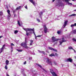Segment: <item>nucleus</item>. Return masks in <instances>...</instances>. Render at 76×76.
Returning a JSON list of instances; mask_svg holds the SVG:
<instances>
[{
	"label": "nucleus",
	"mask_w": 76,
	"mask_h": 76,
	"mask_svg": "<svg viewBox=\"0 0 76 76\" xmlns=\"http://www.w3.org/2000/svg\"><path fill=\"white\" fill-rule=\"evenodd\" d=\"M45 72H47V71L45 70Z\"/></svg>",
	"instance_id": "680f3d73"
},
{
	"label": "nucleus",
	"mask_w": 76,
	"mask_h": 76,
	"mask_svg": "<svg viewBox=\"0 0 76 76\" xmlns=\"http://www.w3.org/2000/svg\"><path fill=\"white\" fill-rule=\"evenodd\" d=\"M7 12L8 13V14H10V10H7Z\"/></svg>",
	"instance_id": "5701e85b"
},
{
	"label": "nucleus",
	"mask_w": 76,
	"mask_h": 76,
	"mask_svg": "<svg viewBox=\"0 0 76 76\" xmlns=\"http://www.w3.org/2000/svg\"><path fill=\"white\" fill-rule=\"evenodd\" d=\"M15 12H16L15 10H13V13L14 14V13H15Z\"/></svg>",
	"instance_id": "a18cd8bd"
},
{
	"label": "nucleus",
	"mask_w": 76,
	"mask_h": 76,
	"mask_svg": "<svg viewBox=\"0 0 76 76\" xmlns=\"http://www.w3.org/2000/svg\"><path fill=\"white\" fill-rule=\"evenodd\" d=\"M73 26H76V23H75L74 24H72L71 26V28H73Z\"/></svg>",
	"instance_id": "f8f14e48"
},
{
	"label": "nucleus",
	"mask_w": 76,
	"mask_h": 76,
	"mask_svg": "<svg viewBox=\"0 0 76 76\" xmlns=\"http://www.w3.org/2000/svg\"><path fill=\"white\" fill-rule=\"evenodd\" d=\"M7 76H10V75H9L8 74H7Z\"/></svg>",
	"instance_id": "5fc2aeb1"
},
{
	"label": "nucleus",
	"mask_w": 76,
	"mask_h": 76,
	"mask_svg": "<svg viewBox=\"0 0 76 76\" xmlns=\"http://www.w3.org/2000/svg\"><path fill=\"white\" fill-rule=\"evenodd\" d=\"M57 33L58 35H60V34L61 33V31H58L57 32Z\"/></svg>",
	"instance_id": "6ab92c4d"
},
{
	"label": "nucleus",
	"mask_w": 76,
	"mask_h": 76,
	"mask_svg": "<svg viewBox=\"0 0 76 76\" xmlns=\"http://www.w3.org/2000/svg\"><path fill=\"white\" fill-rule=\"evenodd\" d=\"M17 51H18V52H22V50H18V49H17Z\"/></svg>",
	"instance_id": "412c9836"
},
{
	"label": "nucleus",
	"mask_w": 76,
	"mask_h": 76,
	"mask_svg": "<svg viewBox=\"0 0 76 76\" xmlns=\"http://www.w3.org/2000/svg\"><path fill=\"white\" fill-rule=\"evenodd\" d=\"M72 1H75V0H72Z\"/></svg>",
	"instance_id": "13d9d810"
},
{
	"label": "nucleus",
	"mask_w": 76,
	"mask_h": 76,
	"mask_svg": "<svg viewBox=\"0 0 76 76\" xmlns=\"http://www.w3.org/2000/svg\"><path fill=\"white\" fill-rule=\"evenodd\" d=\"M55 54L56 56L57 57L58 56V55L57 53H55Z\"/></svg>",
	"instance_id": "2f4dec72"
},
{
	"label": "nucleus",
	"mask_w": 76,
	"mask_h": 76,
	"mask_svg": "<svg viewBox=\"0 0 76 76\" xmlns=\"http://www.w3.org/2000/svg\"><path fill=\"white\" fill-rule=\"evenodd\" d=\"M37 20L38 22H40V20H39V19H37Z\"/></svg>",
	"instance_id": "c9c22d12"
},
{
	"label": "nucleus",
	"mask_w": 76,
	"mask_h": 76,
	"mask_svg": "<svg viewBox=\"0 0 76 76\" xmlns=\"http://www.w3.org/2000/svg\"><path fill=\"white\" fill-rule=\"evenodd\" d=\"M50 57H53V56H55V55L53 53H52L49 55Z\"/></svg>",
	"instance_id": "4468645a"
},
{
	"label": "nucleus",
	"mask_w": 76,
	"mask_h": 76,
	"mask_svg": "<svg viewBox=\"0 0 76 76\" xmlns=\"http://www.w3.org/2000/svg\"><path fill=\"white\" fill-rule=\"evenodd\" d=\"M69 50H73V49L71 46H70L69 47Z\"/></svg>",
	"instance_id": "aec40b11"
},
{
	"label": "nucleus",
	"mask_w": 76,
	"mask_h": 76,
	"mask_svg": "<svg viewBox=\"0 0 76 76\" xmlns=\"http://www.w3.org/2000/svg\"><path fill=\"white\" fill-rule=\"evenodd\" d=\"M70 0H65V2H69V1Z\"/></svg>",
	"instance_id": "72a5a7b5"
},
{
	"label": "nucleus",
	"mask_w": 76,
	"mask_h": 76,
	"mask_svg": "<svg viewBox=\"0 0 76 76\" xmlns=\"http://www.w3.org/2000/svg\"><path fill=\"white\" fill-rule=\"evenodd\" d=\"M5 69H7V65H6L5 66Z\"/></svg>",
	"instance_id": "473e14b6"
},
{
	"label": "nucleus",
	"mask_w": 76,
	"mask_h": 76,
	"mask_svg": "<svg viewBox=\"0 0 76 76\" xmlns=\"http://www.w3.org/2000/svg\"><path fill=\"white\" fill-rule=\"evenodd\" d=\"M72 50H74V51L75 53H76V50H75V49H73Z\"/></svg>",
	"instance_id": "3c124183"
},
{
	"label": "nucleus",
	"mask_w": 76,
	"mask_h": 76,
	"mask_svg": "<svg viewBox=\"0 0 76 76\" xmlns=\"http://www.w3.org/2000/svg\"><path fill=\"white\" fill-rule=\"evenodd\" d=\"M66 41H67V40L64 39V38L62 37V41H59V43H60V45H61L63 42H66Z\"/></svg>",
	"instance_id": "20e7f679"
},
{
	"label": "nucleus",
	"mask_w": 76,
	"mask_h": 76,
	"mask_svg": "<svg viewBox=\"0 0 76 76\" xmlns=\"http://www.w3.org/2000/svg\"><path fill=\"white\" fill-rule=\"evenodd\" d=\"M22 7V6H20L17 8L16 9V10H19V9H20V8Z\"/></svg>",
	"instance_id": "9d476101"
},
{
	"label": "nucleus",
	"mask_w": 76,
	"mask_h": 76,
	"mask_svg": "<svg viewBox=\"0 0 76 76\" xmlns=\"http://www.w3.org/2000/svg\"><path fill=\"white\" fill-rule=\"evenodd\" d=\"M53 50L54 51H55L56 52H57V50L56 49H53Z\"/></svg>",
	"instance_id": "7c9ffc66"
},
{
	"label": "nucleus",
	"mask_w": 76,
	"mask_h": 76,
	"mask_svg": "<svg viewBox=\"0 0 76 76\" xmlns=\"http://www.w3.org/2000/svg\"><path fill=\"white\" fill-rule=\"evenodd\" d=\"M70 16H76V14H73L72 15H71Z\"/></svg>",
	"instance_id": "a19ab883"
},
{
	"label": "nucleus",
	"mask_w": 76,
	"mask_h": 76,
	"mask_svg": "<svg viewBox=\"0 0 76 76\" xmlns=\"http://www.w3.org/2000/svg\"><path fill=\"white\" fill-rule=\"evenodd\" d=\"M29 33L26 32V35L27 36H28V35H29Z\"/></svg>",
	"instance_id": "bb28decb"
},
{
	"label": "nucleus",
	"mask_w": 76,
	"mask_h": 76,
	"mask_svg": "<svg viewBox=\"0 0 76 76\" xmlns=\"http://www.w3.org/2000/svg\"><path fill=\"white\" fill-rule=\"evenodd\" d=\"M38 51H39V53H42V51H41L40 50H39Z\"/></svg>",
	"instance_id": "864d4df0"
},
{
	"label": "nucleus",
	"mask_w": 76,
	"mask_h": 76,
	"mask_svg": "<svg viewBox=\"0 0 76 76\" xmlns=\"http://www.w3.org/2000/svg\"><path fill=\"white\" fill-rule=\"evenodd\" d=\"M26 64V61H25V62H24V64Z\"/></svg>",
	"instance_id": "49530a36"
},
{
	"label": "nucleus",
	"mask_w": 76,
	"mask_h": 76,
	"mask_svg": "<svg viewBox=\"0 0 76 76\" xmlns=\"http://www.w3.org/2000/svg\"><path fill=\"white\" fill-rule=\"evenodd\" d=\"M68 3L69 4H70L71 5H72V3H69V2H68Z\"/></svg>",
	"instance_id": "de8ad7c7"
},
{
	"label": "nucleus",
	"mask_w": 76,
	"mask_h": 76,
	"mask_svg": "<svg viewBox=\"0 0 76 76\" xmlns=\"http://www.w3.org/2000/svg\"><path fill=\"white\" fill-rule=\"evenodd\" d=\"M29 33H30V34L31 33V32H30Z\"/></svg>",
	"instance_id": "338daca9"
},
{
	"label": "nucleus",
	"mask_w": 76,
	"mask_h": 76,
	"mask_svg": "<svg viewBox=\"0 0 76 76\" xmlns=\"http://www.w3.org/2000/svg\"><path fill=\"white\" fill-rule=\"evenodd\" d=\"M72 61H73V60L71 58H69L68 59H67V60H66V61L67 62H70V63H72Z\"/></svg>",
	"instance_id": "0eeeda50"
},
{
	"label": "nucleus",
	"mask_w": 76,
	"mask_h": 76,
	"mask_svg": "<svg viewBox=\"0 0 76 76\" xmlns=\"http://www.w3.org/2000/svg\"><path fill=\"white\" fill-rule=\"evenodd\" d=\"M11 45H12V46H15V45H14L13 44V43H11Z\"/></svg>",
	"instance_id": "e433bc0d"
},
{
	"label": "nucleus",
	"mask_w": 76,
	"mask_h": 76,
	"mask_svg": "<svg viewBox=\"0 0 76 76\" xmlns=\"http://www.w3.org/2000/svg\"><path fill=\"white\" fill-rule=\"evenodd\" d=\"M8 18H10L11 16V14L10 13V14H8Z\"/></svg>",
	"instance_id": "b1692460"
},
{
	"label": "nucleus",
	"mask_w": 76,
	"mask_h": 76,
	"mask_svg": "<svg viewBox=\"0 0 76 76\" xmlns=\"http://www.w3.org/2000/svg\"><path fill=\"white\" fill-rule=\"evenodd\" d=\"M9 61L8 60H7L6 61V65H8L9 64Z\"/></svg>",
	"instance_id": "ddd939ff"
},
{
	"label": "nucleus",
	"mask_w": 76,
	"mask_h": 76,
	"mask_svg": "<svg viewBox=\"0 0 76 76\" xmlns=\"http://www.w3.org/2000/svg\"><path fill=\"white\" fill-rule=\"evenodd\" d=\"M29 60H32V57H29Z\"/></svg>",
	"instance_id": "c03bdc74"
},
{
	"label": "nucleus",
	"mask_w": 76,
	"mask_h": 76,
	"mask_svg": "<svg viewBox=\"0 0 76 76\" xmlns=\"http://www.w3.org/2000/svg\"><path fill=\"white\" fill-rule=\"evenodd\" d=\"M54 1H55V0H53L52 2H54Z\"/></svg>",
	"instance_id": "4d7b16f0"
},
{
	"label": "nucleus",
	"mask_w": 76,
	"mask_h": 76,
	"mask_svg": "<svg viewBox=\"0 0 76 76\" xmlns=\"http://www.w3.org/2000/svg\"><path fill=\"white\" fill-rule=\"evenodd\" d=\"M25 9H28V7H27V5H26V6L25 7Z\"/></svg>",
	"instance_id": "37998d69"
},
{
	"label": "nucleus",
	"mask_w": 76,
	"mask_h": 76,
	"mask_svg": "<svg viewBox=\"0 0 76 76\" xmlns=\"http://www.w3.org/2000/svg\"><path fill=\"white\" fill-rule=\"evenodd\" d=\"M23 29L24 30V31H26V28H23Z\"/></svg>",
	"instance_id": "8fccbe9b"
},
{
	"label": "nucleus",
	"mask_w": 76,
	"mask_h": 76,
	"mask_svg": "<svg viewBox=\"0 0 76 76\" xmlns=\"http://www.w3.org/2000/svg\"><path fill=\"white\" fill-rule=\"evenodd\" d=\"M43 70L44 71H45V69H43Z\"/></svg>",
	"instance_id": "052dcab7"
},
{
	"label": "nucleus",
	"mask_w": 76,
	"mask_h": 76,
	"mask_svg": "<svg viewBox=\"0 0 76 76\" xmlns=\"http://www.w3.org/2000/svg\"><path fill=\"white\" fill-rule=\"evenodd\" d=\"M18 25L20 26H21V25H20V22L19 21V20L18 21Z\"/></svg>",
	"instance_id": "2eb2a0df"
},
{
	"label": "nucleus",
	"mask_w": 76,
	"mask_h": 76,
	"mask_svg": "<svg viewBox=\"0 0 76 76\" xmlns=\"http://www.w3.org/2000/svg\"><path fill=\"white\" fill-rule=\"evenodd\" d=\"M31 43H33V40H30Z\"/></svg>",
	"instance_id": "58836bf2"
},
{
	"label": "nucleus",
	"mask_w": 76,
	"mask_h": 76,
	"mask_svg": "<svg viewBox=\"0 0 76 76\" xmlns=\"http://www.w3.org/2000/svg\"><path fill=\"white\" fill-rule=\"evenodd\" d=\"M5 45H3L2 47V48H4V47H5Z\"/></svg>",
	"instance_id": "4c0bfd02"
},
{
	"label": "nucleus",
	"mask_w": 76,
	"mask_h": 76,
	"mask_svg": "<svg viewBox=\"0 0 76 76\" xmlns=\"http://www.w3.org/2000/svg\"><path fill=\"white\" fill-rule=\"evenodd\" d=\"M16 16L15 14H14V17H15Z\"/></svg>",
	"instance_id": "bf43d9fd"
},
{
	"label": "nucleus",
	"mask_w": 76,
	"mask_h": 76,
	"mask_svg": "<svg viewBox=\"0 0 76 76\" xmlns=\"http://www.w3.org/2000/svg\"><path fill=\"white\" fill-rule=\"evenodd\" d=\"M49 48L50 49V50H53L54 49V48H52L50 47H49Z\"/></svg>",
	"instance_id": "4be33fe9"
},
{
	"label": "nucleus",
	"mask_w": 76,
	"mask_h": 76,
	"mask_svg": "<svg viewBox=\"0 0 76 76\" xmlns=\"http://www.w3.org/2000/svg\"><path fill=\"white\" fill-rule=\"evenodd\" d=\"M42 13H43V12H40L39 13V15H40V17L41 18V19H42V17H41V15H42Z\"/></svg>",
	"instance_id": "9b49d317"
},
{
	"label": "nucleus",
	"mask_w": 76,
	"mask_h": 76,
	"mask_svg": "<svg viewBox=\"0 0 76 76\" xmlns=\"http://www.w3.org/2000/svg\"><path fill=\"white\" fill-rule=\"evenodd\" d=\"M1 51L0 52V53H2L3 52V48H0Z\"/></svg>",
	"instance_id": "a211bd4d"
},
{
	"label": "nucleus",
	"mask_w": 76,
	"mask_h": 76,
	"mask_svg": "<svg viewBox=\"0 0 76 76\" xmlns=\"http://www.w3.org/2000/svg\"><path fill=\"white\" fill-rule=\"evenodd\" d=\"M11 48L12 49L11 52H12L13 51V47H11Z\"/></svg>",
	"instance_id": "09e8293b"
},
{
	"label": "nucleus",
	"mask_w": 76,
	"mask_h": 76,
	"mask_svg": "<svg viewBox=\"0 0 76 76\" xmlns=\"http://www.w3.org/2000/svg\"><path fill=\"white\" fill-rule=\"evenodd\" d=\"M50 73H53L54 72V71L52 69H50Z\"/></svg>",
	"instance_id": "dca6fc26"
},
{
	"label": "nucleus",
	"mask_w": 76,
	"mask_h": 76,
	"mask_svg": "<svg viewBox=\"0 0 76 76\" xmlns=\"http://www.w3.org/2000/svg\"><path fill=\"white\" fill-rule=\"evenodd\" d=\"M37 65L38 66H39V67H40V68H41V67H42V66H41V65L39 64H37Z\"/></svg>",
	"instance_id": "c85d7f7f"
},
{
	"label": "nucleus",
	"mask_w": 76,
	"mask_h": 76,
	"mask_svg": "<svg viewBox=\"0 0 76 76\" xmlns=\"http://www.w3.org/2000/svg\"><path fill=\"white\" fill-rule=\"evenodd\" d=\"M26 32H27V31H33V33L34 35L35 34V31H34V28H33V29L32 28H26Z\"/></svg>",
	"instance_id": "7ed1b4c3"
},
{
	"label": "nucleus",
	"mask_w": 76,
	"mask_h": 76,
	"mask_svg": "<svg viewBox=\"0 0 76 76\" xmlns=\"http://www.w3.org/2000/svg\"><path fill=\"white\" fill-rule=\"evenodd\" d=\"M75 58L76 59V56H75Z\"/></svg>",
	"instance_id": "0e129e2a"
},
{
	"label": "nucleus",
	"mask_w": 76,
	"mask_h": 76,
	"mask_svg": "<svg viewBox=\"0 0 76 76\" xmlns=\"http://www.w3.org/2000/svg\"><path fill=\"white\" fill-rule=\"evenodd\" d=\"M3 14V12L1 11L0 12V16H1Z\"/></svg>",
	"instance_id": "cd10ccee"
},
{
	"label": "nucleus",
	"mask_w": 76,
	"mask_h": 76,
	"mask_svg": "<svg viewBox=\"0 0 76 76\" xmlns=\"http://www.w3.org/2000/svg\"><path fill=\"white\" fill-rule=\"evenodd\" d=\"M3 37V36H0V39Z\"/></svg>",
	"instance_id": "6e6d98bb"
},
{
	"label": "nucleus",
	"mask_w": 76,
	"mask_h": 76,
	"mask_svg": "<svg viewBox=\"0 0 76 76\" xmlns=\"http://www.w3.org/2000/svg\"><path fill=\"white\" fill-rule=\"evenodd\" d=\"M72 32L74 34H75L76 33V30H74L72 31Z\"/></svg>",
	"instance_id": "393cba45"
},
{
	"label": "nucleus",
	"mask_w": 76,
	"mask_h": 76,
	"mask_svg": "<svg viewBox=\"0 0 76 76\" xmlns=\"http://www.w3.org/2000/svg\"><path fill=\"white\" fill-rule=\"evenodd\" d=\"M29 1H30V2L32 3L33 5H35V2H34V1H33V0H29Z\"/></svg>",
	"instance_id": "1a4fd4ad"
},
{
	"label": "nucleus",
	"mask_w": 76,
	"mask_h": 76,
	"mask_svg": "<svg viewBox=\"0 0 76 76\" xmlns=\"http://www.w3.org/2000/svg\"><path fill=\"white\" fill-rule=\"evenodd\" d=\"M42 53H43V54H44L45 55V52L44 51H42Z\"/></svg>",
	"instance_id": "79ce46f5"
},
{
	"label": "nucleus",
	"mask_w": 76,
	"mask_h": 76,
	"mask_svg": "<svg viewBox=\"0 0 76 76\" xmlns=\"http://www.w3.org/2000/svg\"><path fill=\"white\" fill-rule=\"evenodd\" d=\"M43 28H44V32L46 34L47 32V31H48V28L46 27V25H45L43 26Z\"/></svg>",
	"instance_id": "39448f33"
},
{
	"label": "nucleus",
	"mask_w": 76,
	"mask_h": 76,
	"mask_svg": "<svg viewBox=\"0 0 76 76\" xmlns=\"http://www.w3.org/2000/svg\"><path fill=\"white\" fill-rule=\"evenodd\" d=\"M53 64L54 65H57V63L55 61H53Z\"/></svg>",
	"instance_id": "a878e982"
},
{
	"label": "nucleus",
	"mask_w": 76,
	"mask_h": 76,
	"mask_svg": "<svg viewBox=\"0 0 76 76\" xmlns=\"http://www.w3.org/2000/svg\"><path fill=\"white\" fill-rule=\"evenodd\" d=\"M46 63H47L48 64H49V65L53 66V62H52L51 61L50 59L48 58L46 60Z\"/></svg>",
	"instance_id": "f03ea898"
},
{
	"label": "nucleus",
	"mask_w": 76,
	"mask_h": 76,
	"mask_svg": "<svg viewBox=\"0 0 76 76\" xmlns=\"http://www.w3.org/2000/svg\"><path fill=\"white\" fill-rule=\"evenodd\" d=\"M18 30H15L14 31L15 34H18Z\"/></svg>",
	"instance_id": "f3484780"
},
{
	"label": "nucleus",
	"mask_w": 76,
	"mask_h": 76,
	"mask_svg": "<svg viewBox=\"0 0 76 76\" xmlns=\"http://www.w3.org/2000/svg\"><path fill=\"white\" fill-rule=\"evenodd\" d=\"M21 46L23 47L24 48H25L26 49L28 48V47L27 46V42H26V38L25 42H23L21 44Z\"/></svg>",
	"instance_id": "f257e3e1"
},
{
	"label": "nucleus",
	"mask_w": 76,
	"mask_h": 76,
	"mask_svg": "<svg viewBox=\"0 0 76 76\" xmlns=\"http://www.w3.org/2000/svg\"><path fill=\"white\" fill-rule=\"evenodd\" d=\"M42 35H39L37 36V37H42Z\"/></svg>",
	"instance_id": "c756f323"
},
{
	"label": "nucleus",
	"mask_w": 76,
	"mask_h": 76,
	"mask_svg": "<svg viewBox=\"0 0 76 76\" xmlns=\"http://www.w3.org/2000/svg\"><path fill=\"white\" fill-rule=\"evenodd\" d=\"M7 9H9V8H8V7H7Z\"/></svg>",
	"instance_id": "e2e57ef3"
},
{
	"label": "nucleus",
	"mask_w": 76,
	"mask_h": 76,
	"mask_svg": "<svg viewBox=\"0 0 76 76\" xmlns=\"http://www.w3.org/2000/svg\"><path fill=\"white\" fill-rule=\"evenodd\" d=\"M67 22H68V21H66L64 22V26L63 28H64V27H65L66 25H67Z\"/></svg>",
	"instance_id": "6e6552de"
},
{
	"label": "nucleus",
	"mask_w": 76,
	"mask_h": 76,
	"mask_svg": "<svg viewBox=\"0 0 76 76\" xmlns=\"http://www.w3.org/2000/svg\"><path fill=\"white\" fill-rule=\"evenodd\" d=\"M75 65L76 66V64H75Z\"/></svg>",
	"instance_id": "69168bd1"
},
{
	"label": "nucleus",
	"mask_w": 76,
	"mask_h": 76,
	"mask_svg": "<svg viewBox=\"0 0 76 76\" xmlns=\"http://www.w3.org/2000/svg\"><path fill=\"white\" fill-rule=\"evenodd\" d=\"M30 45H32V43H30Z\"/></svg>",
	"instance_id": "603ef678"
},
{
	"label": "nucleus",
	"mask_w": 76,
	"mask_h": 76,
	"mask_svg": "<svg viewBox=\"0 0 76 76\" xmlns=\"http://www.w3.org/2000/svg\"><path fill=\"white\" fill-rule=\"evenodd\" d=\"M52 40H53V42H55L56 41H58L59 40V39H56V38L55 37H54L53 36L52 37Z\"/></svg>",
	"instance_id": "423d86ee"
},
{
	"label": "nucleus",
	"mask_w": 76,
	"mask_h": 76,
	"mask_svg": "<svg viewBox=\"0 0 76 76\" xmlns=\"http://www.w3.org/2000/svg\"><path fill=\"white\" fill-rule=\"evenodd\" d=\"M73 40L74 41H75V42H76V39H75V38H73Z\"/></svg>",
	"instance_id": "f704fd0d"
},
{
	"label": "nucleus",
	"mask_w": 76,
	"mask_h": 76,
	"mask_svg": "<svg viewBox=\"0 0 76 76\" xmlns=\"http://www.w3.org/2000/svg\"><path fill=\"white\" fill-rule=\"evenodd\" d=\"M35 34H34V35L35 36V39H37V37H37V36H36V34H35Z\"/></svg>",
	"instance_id": "ea45409f"
}]
</instances>
